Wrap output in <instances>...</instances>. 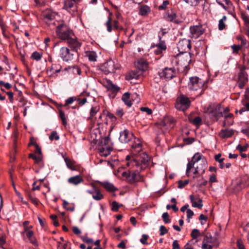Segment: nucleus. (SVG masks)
Instances as JSON below:
<instances>
[{"label":"nucleus","mask_w":249,"mask_h":249,"mask_svg":"<svg viewBox=\"0 0 249 249\" xmlns=\"http://www.w3.org/2000/svg\"><path fill=\"white\" fill-rule=\"evenodd\" d=\"M132 153L133 156L127 155L125 158V164L129 168L135 169L129 173L124 172L123 175L125 176L129 183H133L136 182L143 181V177L140 172L148 167L150 158L144 152L138 155L142 151V145L139 139H135L134 142L131 144Z\"/></svg>","instance_id":"f257e3e1"},{"label":"nucleus","mask_w":249,"mask_h":249,"mask_svg":"<svg viewBox=\"0 0 249 249\" xmlns=\"http://www.w3.org/2000/svg\"><path fill=\"white\" fill-rule=\"evenodd\" d=\"M56 33L57 36L61 39L66 40V42L71 38L72 31L68 26L64 23H61L57 25Z\"/></svg>","instance_id":"f03ea898"},{"label":"nucleus","mask_w":249,"mask_h":249,"mask_svg":"<svg viewBox=\"0 0 249 249\" xmlns=\"http://www.w3.org/2000/svg\"><path fill=\"white\" fill-rule=\"evenodd\" d=\"M190 104L191 102L189 98L181 94L176 99L175 107L177 110L184 112L189 108Z\"/></svg>","instance_id":"7ed1b4c3"},{"label":"nucleus","mask_w":249,"mask_h":249,"mask_svg":"<svg viewBox=\"0 0 249 249\" xmlns=\"http://www.w3.org/2000/svg\"><path fill=\"white\" fill-rule=\"evenodd\" d=\"M119 68V65L112 60H109L104 63L101 67L100 69L103 71L105 74H107L109 73L114 72L115 70Z\"/></svg>","instance_id":"20e7f679"},{"label":"nucleus","mask_w":249,"mask_h":249,"mask_svg":"<svg viewBox=\"0 0 249 249\" xmlns=\"http://www.w3.org/2000/svg\"><path fill=\"white\" fill-rule=\"evenodd\" d=\"M204 85V81L196 76L190 77L188 84L189 89L192 90H197L201 89Z\"/></svg>","instance_id":"39448f33"},{"label":"nucleus","mask_w":249,"mask_h":249,"mask_svg":"<svg viewBox=\"0 0 249 249\" xmlns=\"http://www.w3.org/2000/svg\"><path fill=\"white\" fill-rule=\"evenodd\" d=\"M59 55L63 61L68 62L73 59L74 54L67 47H63L59 50Z\"/></svg>","instance_id":"423d86ee"},{"label":"nucleus","mask_w":249,"mask_h":249,"mask_svg":"<svg viewBox=\"0 0 249 249\" xmlns=\"http://www.w3.org/2000/svg\"><path fill=\"white\" fill-rule=\"evenodd\" d=\"M160 77L163 79L169 80L176 75V71L174 68H165L159 72Z\"/></svg>","instance_id":"0eeeda50"},{"label":"nucleus","mask_w":249,"mask_h":249,"mask_svg":"<svg viewBox=\"0 0 249 249\" xmlns=\"http://www.w3.org/2000/svg\"><path fill=\"white\" fill-rule=\"evenodd\" d=\"M203 156L199 152L196 153L192 157V160L187 164L186 175L187 177L190 176L191 169L196 165V163L200 161Z\"/></svg>","instance_id":"6e6552de"},{"label":"nucleus","mask_w":249,"mask_h":249,"mask_svg":"<svg viewBox=\"0 0 249 249\" xmlns=\"http://www.w3.org/2000/svg\"><path fill=\"white\" fill-rule=\"evenodd\" d=\"M210 116L213 120L217 121L223 116L222 112V107L220 104H217L209 111Z\"/></svg>","instance_id":"1a4fd4ad"},{"label":"nucleus","mask_w":249,"mask_h":249,"mask_svg":"<svg viewBox=\"0 0 249 249\" xmlns=\"http://www.w3.org/2000/svg\"><path fill=\"white\" fill-rule=\"evenodd\" d=\"M191 44L189 39L183 38L180 40L178 44V49L181 53H186L190 50Z\"/></svg>","instance_id":"9d476101"},{"label":"nucleus","mask_w":249,"mask_h":249,"mask_svg":"<svg viewBox=\"0 0 249 249\" xmlns=\"http://www.w3.org/2000/svg\"><path fill=\"white\" fill-rule=\"evenodd\" d=\"M216 2L229 14L234 11V6L230 0H216Z\"/></svg>","instance_id":"9b49d317"},{"label":"nucleus","mask_w":249,"mask_h":249,"mask_svg":"<svg viewBox=\"0 0 249 249\" xmlns=\"http://www.w3.org/2000/svg\"><path fill=\"white\" fill-rule=\"evenodd\" d=\"M190 31L191 37L195 38H198L204 32V30L202 25L191 26L190 28Z\"/></svg>","instance_id":"f8f14e48"},{"label":"nucleus","mask_w":249,"mask_h":249,"mask_svg":"<svg viewBox=\"0 0 249 249\" xmlns=\"http://www.w3.org/2000/svg\"><path fill=\"white\" fill-rule=\"evenodd\" d=\"M56 16L55 12L50 10H46L42 12V18L43 20L48 23L50 21L53 20Z\"/></svg>","instance_id":"ddd939ff"},{"label":"nucleus","mask_w":249,"mask_h":249,"mask_svg":"<svg viewBox=\"0 0 249 249\" xmlns=\"http://www.w3.org/2000/svg\"><path fill=\"white\" fill-rule=\"evenodd\" d=\"M132 137V134L129 133L127 130L125 129L120 132L119 140L121 142L126 143L130 141Z\"/></svg>","instance_id":"4468645a"},{"label":"nucleus","mask_w":249,"mask_h":249,"mask_svg":"<svg viewBox=\"0 0 249 249\" xmlns=\"http://www.w3.org/2000/svg\"><path fill=\"white\" fill-rule=\"evenodd\" d=\"M160 40H161V37H159ZM154 48V52L156 55L161 54L163 51L166 50V45L164 41H160V43L153 47Z\"/></svg>","instance_id":"2eb2a0df"},{"label":"nucleus","mask_w":249,"mask_h":249,"mask_svg":"<svg viewBox=\"0 0 249 249\" xmlns=\"http://www.w3.org/2000/svg\"><path fill=\"white\" fill-rule=\"evenodd\" d=\"M69 47L71 49L73 52H77V50L81 47V43L77 39L71 38L67 41Z\"/></svg>","instance_id":"dca6fc26"},{"label":"nucleus","mask_w":249,"mask_h":249,"mask_svg":"<svg viewBox=\"0 0 249 249\" xmlns=\"http://www.w3.org/2000/svg\"><path fill=\"white\" fill-rule=\"evenodd\" d=\"M201 162L200 166L196 165L193 167L195 168L193 173L194 174L196 175V177H197V175H202L205 172V169H206L207 166L205 161L202 160Z\"/></svg>","instance_id":"f3484780"},{"label":"nucleus","mask_w":249,"mask_h":249,"mask_svg":"<svg viewBox=\"0 0 249 249\" xmlns=\"http://www.w3.org/2000/svg\"><path fill=\"white\" fill-rule=\"evenodd\" d=\"M190 199L192 204V206L201 209L203 207L202 200L196 196H190Z\"/></svg>","instance_id":"a211bd4d"},{"label":"nucleus","mask_w":249,"mask_h":249,"mask_svg":"<svg viewBox=\"0 0 249 249\" xmlns=\"http://www.w3.org/2000/svg\"><path fill=\"white\" fill-rule=\"evenodd\" d=\"M83 178L80 175L71 177L68 180V182L70 184L75 186L80 184L81 182H83Z\"/></svg>","instance_id":"6ab92c4d"},{"label":"nucleus","mask_w":249,"mask_h":249,"mask_svg":"<svg viewBox=\"0 0 249 249\" xmlns=\"http://www.w3.org/2000/svg\"><path fill=\"white\" fill-rule=\"evenodd\" d=\"M98 150L101 156L106 157L110 154L112 148L110 146H101L98 148Z\"/></svg>","instance_id":"aec40b11"},{"label":"nucleus","mask_w":249,"mask_h":249,"mask_svg":"<svg viewBox=\"0 0 249 249\" xmlns=\"http://www.w3.org/2000/svg\"><path fill=\"white\" fill-rule=\"evenodd\" d=\"M150 7L146 5H142L139 7V15L142 16H146L150 12Z\"/></svg>","instance_id":"412c9836"},{"label":"nucleus","mask_w":249,"mask_h":249,"mask_svg":"<svg viewBox=\"0 0 249 249\" xmlns=\"http://www.w3.org/2000/svg\"><path fill=\"white\" fill-rule=\"evenodd\" d=\"M233 131L232 129H222L219 135L222 138H228L233 135Z\"/></svg>","instance_id":"4be33fe9"},{"label":"nucleus","mask_w":249,"mask_h":249,"mask_svg":"<svg viewBox=\"0 0 249 249\" xmlns=\"http://www.w3.org/2000/svg\"><path fill=\"white\" fill-rule=\"evenodd\" d=\"M166 19L168 21L174 22L176 24H178L181 22V20L177 18V15L173 12H171V13H168Z\"/></svg>","instance_id":"5701e85b"},{"label":"nucleus","mask_w":249,"mask_h":249,"mask_svg":"<svg viewBox=\"0 0 249 249\" xmlns=\"http://www.w3.org/2000/svg\"><path fill=\"white\" fill-rule=\"evenodd\" d=\"M101 185L107 191L113 192L116 190V188L114 185L108 182H101Z\"/></svg>","instance_id":"b1692460"},{"label":"nucleus","mask_w":249,"mask_h":249,"mask_svg":"<svg viewBox=\"0 0 249 249\" xmlns=\"http://www.w3.org/2000/svg\"><path fill=\"white\" fill-rule=\"evenodd\" d=\"M108 90L111 91L113 93H116L119 90V88L114 85L110 80H107L106 85Z\"/></svg>","instance_id":"393cba45"},{"label":"nucleus","mask_w":249,"mask_h":249,"mask_svg":"<svg viewBox=\"0 0 249 249\" xmlns=\"http://www.w3.org/2000/svg\"><path fill=\"white\" fill-rule=\"evenodd\" d=\"M129 98L130 94L128 92H125L123 95L122 99L126 105L129 107H130L132 104L131 101L129 100Z\"/></svg>","instance_id":"a878e982"},{"label":"nucleus","mask_w":249,"mask_h":249,"mask_svg":"<svg viewBox=\"0 0 249 249\" xmlns=\"http://www.w3.org/2000/svg\"><path fill=\"white\" fill-rule=\"evenodd\" d=\"M64 160L67 167L72 170H75L74 168L75 162L68 157H64Z\"/></svg>","instance_id":"bb28decb"},{"label":"nucleus","mask_w":249,"mask_h":249,"mask_svg":"<svg viewBox=\"0 0 249 249\" xmlns=\"http://www.w3.org/2000/svg\"><path fill=\"white\" fill-rule=\"evenodd\" d=\"M238 81L245 83L248 81V75L244 71H241L239 73Z\"/></svg>","instance_id":"cd10ccee"},{"label":"nucleus","mask_w":249,"mask_h":249,"mask_svg":"<svg viewBox=\"0 0 249 249\" xmlns=\"http://www.w3.org/2000/svg\"><path fill=\"white\" fill-rule=\"evenodd\" d=\"M147 66L148 64L147 62L143 59H141L138 61L137 63V67L142 71H145V70L147 68Z\"/></svg>","instance_id":"c85d7f7f"},{"label":"nucleus","mask_w":249,"mask_h":249,"mask_svg":"<svg viewBox=\"0 0 249 249\" xmlns=\"http://www.w3.org/2000/svg\"><path fill=\"white\" fill-rule=\"evenodd\" d=\"M76 0H66L64 2V8L69 11L72 8Z\"/></svg>","instance_id":"c756f323"},{"label":"nucleus","mask_w":249,"mask_h":249,"mask_svg":"<svg viewBox=\"0 0 249 249\" xmlns=\"http://www.w3.org/2000/svg\"><path fill=\"white\" fill-rule=\"evenodd\" d=\"M92 197L96 200H100L104 198V196L99 189H95L94 193L92 195Z\"/></svg>","instance_id":"7c9ffc66"},{"label":"nucleus","mask_w":249,"mask_h":249,"mask_svg":"<svg viewBox=\"0 0 249 249\" xmlns=\"http://www.w3.org/2000/svg\"><path fill=\"white\" fill-rule=\"evenodd\" d=\"M86 55L90 61L95 62L97 60V56L96 53L95 52L90 51L88 52Z\"/></svg>","instance_id":"2f4dec72"},{"label":"nucleus","mask_w":249,"mask_h":249,"mask_svg":"<svg viewBox=\"0 0 249 249\" xmlns=\"http://www.w3.org/2000/svg\"><path fill=\"white\" fill-rule=\"evenodd\" d=\"M241 17L245 22L246 28L249 29V16H248L246 13L242 12L241 13Z\"/></svg>","instance_id":"473e14b6"},{"label":"nucleus","mask_w":249,"mask_h":249,"mask_svg":"<svg viewBox=\"0 0 249 249\" xmlns=\"http://www.w3.org/2000/svg\"><path fill=\"white\" fill-rule=\"evenodd\" d=\"M100 107L99 106L92 107L90 110V116L89 119H92L93 117L99 112Z\"/></svg>","instance_id":"72a5a7b5"},{"label":"nucleus","mask_w":249,"mask_h":249,"mask_svg":"<svg viewBox=\"0 0 249 249\" xmlns=\"http://www.w3.org/2000/svg\"><path fill=\"white\" fill-rule=\"evenodd\" d=\"M221 156V154H218L215 156L214 159L216 161H218L219 162V167L222 169L224 168V163L223 162L224 159L220 158Z\"/></svg>","instance_id":"f704fd0d"},{"label":"nucleus","mask_w":249,"mask_h":249,"mask_svg":"<svg viewBox=\"0 0 249 249\" xmlns=\"http://www.w3.org/2000/svg\"><path fill=\"white\" fill-rule=\"evenodd\" d=\"M57 249H70V244L69 243H61L60 241L57 242Z\"/></svg>","instance_id":"c9c22d12"},{"label":"nucleus","mask_w":249,"mask_h":249,"mask_svg":"<svg viewBox=\"0 0 249 249\" xmlns=\"http://www.w3.org/2000/svg\"><path fill=\"white\" fill-rule=\"evenodd\" d=\"M227 17L226 16H224L223 18L219 20L218 23V29L219 30H223L225 27V24L224 22L226 20Z\"/></svg>","instance_id":"e433bc0d"},{"label":"nucleus","mask_w":249,"mask_h":249,"mask_svg":"<svg viewBox=\"0 0 249 249\" xmlns=\"http://www.w3.org/2000/svg\"><path fill=\"white\" fill-rule=\"evenodd\" d=\"M42 56V53L36 51L32 53L31 58L36 61H39L41 59Z\"/></svg>","instance_id":"4c0bfd02"},{"label":"nucleus","mask_w":249,"mask_h":249,"mask_svg":"<svg viewBox=\"0 0 249 249\" xmlns=\"http://www.w3.org/2000/svg\"><path fill=\"white\" fill-rule=\"evenodd\" d=\"M59 117L62 121L63 124L65 125L67 124V117L65 116L64 112L62 110L59 109Z\"/></svg>","instance_id":"58836bf2"},{"label":"nucleus","mask_w":249,"mask_h":249,"mask_svg":"<svg viewBox=\"0 0 249 249\" xmlns=\"http://www.w3.org/2000/svg\"><path fill=\"white\" fill-rule=\"evenodd\" d=\"M29 157L30 158H32L34 160H35L36 163L39 162L41 160V158L40 155L36 156L35 154L31 153L29 154Z\"/></svg>","instance_id":"ea45409f"},{"label":"nucleus","mask_w":249,"mask_h":249,"mask_svg":"<svg viewBox=\"0 0 249 249\" xmlns=\"http://www.w3.org/2000/svg\"><path fill=\"white\" fill-rule=\"evenodd\" d=\"M200 235V233L197 229H193L191 233V236L193 239H196Z\"/></svg>","instance_id":"a19ab883"},{"label":"nucleus","mask_w":249,"mask_h":249,"mask_svg":"<svg viewBox=\"0 0 249 249\" xmlns=\"http://www.w3.org/2000/svg\"><path fill=\"white\" fill-rule=\"evenodd\" d=\"M76 100L77 97H76L73 96L70 97L66 100V102L64 106L66 107L69 105L71 104L74 101H76Z\"/></svg>","instance_id":"79ce46f5"},{"label":"nucleus","mask_w":249,"mask_h":249,"mask_svg":"<svg viewBox=\"0 0 249 249\" xmlns=\"http://www.w3.org/2000/svg\"><path fill=\"white\" fill-rule=\"evenodd\" d=\"M49 139L51 141H53V140H58L59 139V137L57 135V132L55 131H53L51 133V134L49 136Z\"/></svg>","instance_id":"37998d69"},{"label":"nucleus","mask_w":249,"mask_h":249,"mask_svg":"<svg viewBox=\"0 0 249 249\" xmlns=\"http://www.w3.org/2000/svg\"><path fill=\"white\" fill-rule=\"evenodd\" d=\"M122 206V205H119L116 201H113L112 203V208L111 210L113 211L117 212L119 207Z\"/></svg>","instance_id":"c03bdc74"},{"label":"nucleus","mask_w":249,"mask_h":249,"mask_svg":"<svg viewBox=\"0 0 249 249\" xmlns=\"http://www.w3.org/2000/svg\"><path fill=\"white\" fill-rule=\"evenodd\" d=\"M162 217L165 223H168L170 222V219L167 212L164 213L162 215Z\"/></svg>","instance_id":"a18cd8bd"},{"label":"nucleus","mask_w":249,"mask_h":249,"mask_svg":"<svg viewBox=\"0 0 249 249\" xmlns=\"http://www.w3.org/2000/svg\"><path fill=\"white\" fill-rule=\"evenodd\" d=\"M80 238L82 241L87 244L93 243V240L91 238H89L87 236H80Z\"/></svg>","instance_id":"49530a36"},{"label":"nucleus","mask_w":249,"mask_h":249,"mask_svg":"<svg viewBox=\"0 0 249 249\" xmlns=\"http://www.w3.org/2000/svg\"><path fill=\"white\" fill-rule=\"evenodd\" d=\"M103 146H110V139L108 137H105L101 142Z\"/></svg>","instance_id":"de8ad7c7"},{"label":"nucleus","mask_w":249,"mask_h":249,"mask_svg":"<svg viewBox=\"0 0 249 249\" xmlns=\"http://www.w3.org/2000/svg\"><path fill=\"white\" fill-rule=\"evenodd\" d=\"M111 18L109 16L108 17V19L106 22L107 30L109 32H110L112 31V26L111 25Z\"/></svg>","instance_id":"09e8293b"},{"label":"nucleus","mask_w":249,"mask_h":249,"mask_svg":"<svg viewBox=\"0 0 249 249\" xmlns=\"http://www.w3.org/2000/svg\"><path fill=\"white\" fill-rule=\"evenodd\" d=\"M209 238H208V236L206 235L205 236L204 239H203V243L202 246V249H207L208 246V245L207 244V242H209Z\"/></svg>","instance_id":"8fccbe9b"},{"label":"nucleus","mask_w":249,"mask_h":249,"mask_svg":"<svg viewBox=\"0 0 249 249\" xmlns=\"http://www.w3.org/2000/svg\"><path fill=\"white\" fill-rule=\"evenodd\" d=\"M61 69V67L59 65H57L56 64H53L52 66V70L55 73L60 72Z\"/></svg>","instance_id":"3c124183"},{"label":"nucleus","mask_w":249,"mask_h":249,"mask_svg":"<svg viewBox=\"0 0 249 249\" xmlns=\"http://www.w3.org/2000/svg\"><path fill=\"white\" fill-rule=\"evenodd\" d=\"M188 183H189L188 180H185L184 181L179 180L178 181V188L181 189V188H183L184 186H185L187 184H188Z\"/></svg>","instance_id":"603ef678"},{"label":"nucleus","mask_w":249,"mask_h":249,"mask_svg":"<svg viewBox=\"0 0 249 249\" xmlns=\"http://www.w3.org/2000/svg\"><path fill=\"white\" fill-rule=\"evenodd\" d=\"M191 122L193 124L196 125H198L200 124L201 122V119L199 117H196Z\"/></svg>","instance_id":"864d4df0"},{"label":"nucleus","mask_w":249,"mask_h":249,"mask_svg":"<svg viewBox=\"0 0 249 249\" xmlns=\"http://www.w3.org/2000/svg\"><path fill=\"white\" fill-rule=\"evenodd\" d=\"M188 222H190V219L194 215V212L190 209L186 211Z\"/></svg>","instance_id":"5fc2aeb1"},{"label":"nucleus","mask_w":249,"mask_h":249,"mask_svg":"<svg viewBox=\"0 0 249 249\" xmlns=\"http://www.w3.org/2000/svg\"><path fill=\"white\" fill-rule=\"evenodd\" d=\"M148 238V236L147 235L142 234V237L140 239L141 243L144 245L147 244L148 243L147 242V240Z\"/></svg>","instance_id":"6e6d98bb"},{"label":"nucleus","mask_w":249,"mask_h":249,"mask_svg":"<svg viewBox=\"0 0 249 249\" xmlns=\"http://www.w3.org/2000/svg\"><path fill=\"white\" fill-rule=\"evenodd\" d=\"M160 235L162 236L167 233L168 230L166 229L165 226L161 225L160 228Z\"/></svg>","instance_id":"4d7b16f0"},{"label":"nucleus","mask_w":249,"mask_h":249,"mask_svg":"<svg viewBox=\"0 0 249 249\" xmlns=\"http://www.w3.org/2000/svg\"><path fill=\"white\" fill-rule=\"evenodd\" d=\"M186 3L191 6H196L198 4L197 0H183Z\"/></svg>","instance_id":"13d9d810"},{"label":"nucleus","mask_w":249,"mask_h":249,"mask_svg":"<svg viewBox=\"0 0 249 249\" xmlns=\"http://www.w3.org/2000/svg\"><path fill=\"white\" fill-rule=\"evenodd\" d=\"M106 117L110 119L112 122H115L116 120V117L111 113L107 112Z\"/></svg>","instance_id":"bf43d9fd"},{"label":"nucleus","mask_w":249,"mask_h":249,"mask_svg":"<svg viewBox=\"0 0 249 249\" xmlns=\"http://www.w3.org/2000/svg\"><path fill=\"white\" fill-rule=\"evenodd\" d=\"M169 4V2L167 0H164L163 1L162 4L159 6V10H164L166 8L167 6Z\"/></svg>","instance_id":"052dcab7"},{"label":"nucleus","mask_w":249,"mask_h":249,"mask_svg":"<svg viewBox=\"0 0 249 249\" xmlns=\"http://www.w3.org/2000/svg\"><path fill=\"white\" fill-rule=\"evenodd\" d=\"M76 101H77L79 106H83L87 102V98H83L81 99L80 98H77V100Z\"/></svg>","instance_id":"680f3d73"},{"label":"nucleus","mask_w":249,"mask_h":249,"mask_svg":"<svg viewBox=\"0 0 249 249\" xmlns=\"http://www.w3.org/2000/svg\"><path fill=\"white\" fill-rule=\"evenodd\" d=\"M248 146V145L242 146L240 144H239L237 146L236 149L240 151V152L241 153L243 151H245L247 150V148Z\"/></svg>","instance_id":"e2e57ef3"},{"label":"nucleus","mask_w":249,"mask_h":249,"mask_svg":"<svg viewBox=\"0 0 249 249\" xmlns=\"http://www.w3.org/2000/svg\"><path fill=\"white\" fill-rule=\"evenodd\" d=\"M141 110L142 111L146 112L147 114H148V115H150V114H152V110L147 107H142L141 108Z\"/></svg>","instance_id":"0e129e2a"},{"label":"nucleus","mask_w":249,"mask_h":249,"mask_svg":"<svg viewBox=\"0 0 249 249\" xmlns=\"http://www.w3.org/2000/svg\"><path fill=\"white\" fill-rule=\"evenodd\" d=\"M237 244L238 249H245V246L242 240H238Z\"/></svg>","instance_id":"69168bd1"},{"label":"nucleus","mask_w":249,"mask_h":249,"mask_svg":"<svg viewBox=\"0 0 249 249\" xmlns=\"http://www.w3.org/2000/svg\"><path fill=\"white\" fill-rule=\"evenodd\" d=\"M72 231L73 233L76 235H79L81 233V231L76 226L72 228Z\"/></svg>","instance_id":"338daca9"},{"label":"nucleus","mask_w":249,"mask_h":249,"mask_svg":"<svg viewBox=\"0 0 249 249\" xmlns=\"http://www.w3.org/2000/svg\"><path fill=\"white\" fill-rule=\"evenodd\" d=\"M244 98L246 100L249 101V88H248L246 89L244 94Z\"/></svg>","instance_id":"774afa93"}]
</instances>
